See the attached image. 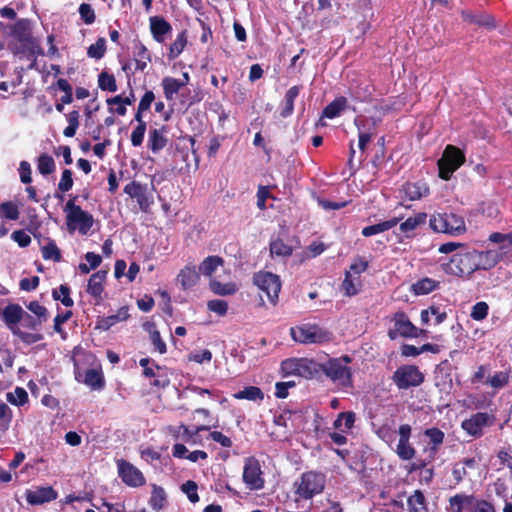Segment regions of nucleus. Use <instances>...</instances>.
Wrapping results in <instances>:
<instances>
[{"label":"nucleus","mask_w":512,"mask_h":512,"mask_svg":"<svg viewBox=\"0 0 512 512\" xmlns=\"http://www.w3.org/2000/svg\"><path fill=\"white\" fill-rule=\"evenodd\" d=\"M0 319L11 334L25 345H32L44 339L40 332L43 323L17 303L6 305L0 313Z\"/></svg>","instance_id":"1"},{"label":"nucleus","mask_w":512,"mask_h":512,"mask_svg":"<svg viewBox=\"0 0 512 512\" xmlns=\"http://www.w3.org/2000/svg\"><path fill=\"white\" fill-rule=\"evenodd\" d=\"M496 264L497 260L491 251L463 249L454 253L447 263L442 264V268L447 274L468 277L477 270H487Z\"/></svg>","instance_id":"2"},{"label":"nucleus","mask_w":512,"mask_h":512,"mask_svg":"<svg viewBox=\"0 0 512 512\" xmlns=\"http://www.w3.org/2000/svg\"><path fill=\"white\" fill-rule=\"evenodd\" d=\"M352 358L343 355L338 358H329L321 364V376L325 375L333 384L341 390L353 388V372L351 367Z\"/></svg>","instance_id":"3"},{"label":"nucleus","mask_w":512,"mask_h":512,"mask_svg":"<svg viewBox=\"0 0 512 512\" xmlns=\"http://www.w3.org/2000/svg\"><path fill=\"white\" fill-rule=\"evenodd\" d=\"M77 200V195H70L69 200L63 207L66 215V226L69 232L78 231L81 235H87L93 227L94 217L77 205Z\"/></svg>","instance_id":"4"},{"label":"nucleus","mask_w":512,"mask_h":512,"mask_svg":"<svg viewBox=\"0 0 512 512\" xmlns=\"http://www.w3.org/2000/svg\"><path fill=\"white\" fill-rule=\"evenodd\" d=\"M326 477L323 473L315 471L304 472L293 484L295 501L311 500L321 494L325 488Z\"/></svg>","instance_id":"5"},{"label":"nucleus","mask_w":512,"mask_h":512,"mask_svg":"<svg viewBox=\"0 0 512 512\" xmlns=\"http://www.w3.org/2000/svg\"><path fill=\"white\" fill-rule=\"evenodd\" d=\"M465 160V154L460 148L447 145L442 157L437 162L439 177L445 181L450 180L453 173L464 164Z\"/></svg>","instance_id":"6"},{"label":"nucleus","mask_w":512,"mask_h":512,"mask_svg":"<svg viewBox=\"0 0 512 512\" xmlns=\"http://www.w3.org/2000/svg\"><path fill=\"white\" fill-rule=\"evenodd\" d=\"M429 225L435 232L450 235H460L466 230L463 217L454 213H438L432 215Z\"/></svg>","instance_id":"7"},{"label":"nucleus","mask_w":512,"mask_h":512,"mask_svg":"<svg viewBox=\"0 0 512 512\" xmlns=\"http://www.w3.org/2000/svg\"><path fill=\"white\" fill-rule=\"evenodd\" d=\"M391 379L399 390H407L422 385L425 380V375L418 366L405 364L399 366L394 371Z\"/></svg>","instance_id":"8"},{"label":"nucleus","mask_w":512,"mask_h":512,"mask_svg":"<svg viewBox=\"0 0 512 512\" xmlns=\"http://www.w3.org/2000/svg\"><path fill=\"white\" fill-rule=\"evenodd\" d=\"M253 283L267 295L271 304L278 303L282 286L278 275L268 271H259L253 275Z\"/></svg>","instance_id":"9"},{"label":"nucleus","mask_w":512,"mask_h":512,"mask_svg":"<svg viewBox=\"0 0 512 512\" xmlns=\"http://www.w3.org/2000/svg\"><path fill=\"white\" fill-rule=\"evenodd\" d=\"M290 334L294 341L302 344L323 343L330 339V333L316 324L293 327Z\"/></svg>","instance_id":"10"},{"label":"nucleus","mask_w":512,"mask_h":512,"mask_svg":"<svg viewBox=\"0 0 512 512\" xmlns=\"http://www.w3.org/2000/svg\"><path fill=\"white\" fill-rule=\"evenodd\" d=\"M243 482L249 490H261L264 488L265 479L259 460L253 456L244 460Z\"/></svg>","instance_id":"11"},{"label":"nucleus","mask_w":512,"mask_h":512,"mask_svg":"<svg viewBox=\"0 0 512 512\" xmlns=\"http://www.w3.org/2000/svg\"><path fill=\"white\" fill-rule=\"evenodd\" d=\"M392 321L394 322V329L388 331V336L391 340L402 336L404 338H417L424 331L417 328L410 320L407 314L403 311H398L393 315Z\"/></svg>","instance_id":"12"},{"label":"nucleus","mask_w":512,"mask_h":512,"mask_svg":"<svg viewBox=\"0 0 512 512\" xmlns=\"http://www.w3.org/2000/svg\"><path fill=\"white\" fill-rule=\"evenodd\" d=\"M118 475L122 482L129 487H141L146 483L143 473L129 461L120 459L117 461Z\"/></svg>","instance_id":"13"},{"label":"nucleus","mask_w":512,"mask_h":512,"mask_svg":"<svg viewBox=\"0 0 512 512\" xmlns=\"http://www.w3.org/2000/svg\"><path fill=\"white\" fill-rule=\"evenodd\" d=\"M126 193L132 199H136L142 212L147 213L153 204L152 195L148 191V185L138 181H131L124 187Z\"/></svg>","instance_id":"14"},{"label":"nucleus","mask_w":512,"mask_h":512,"mask_svg":"<svg viewBox=\"0 0 512 512\" xmlns=\"http://www.w3.org/2000/svg\"><path fill=\"white\" fill-rule=\"evenodd\" d=\"M399 440L396 446V454L402 461H410L416 455V449L410 442L412 428L409 424H401L398 428Z\"/></svg>","instance_id":"15"},{"label":"nucleus","mask_w":512,"mask_h":512,"mask_svg":"<svg viewBox=\"0 0 512 512\" xmlns=\"http://www.w3.org/2000/svg\"><path fill=\"white\" fill-rule=\"evenodd\" d=\"M492 424L491 417L486 412H477L461 423V428L470 436L479 438L483 428Z\"/></svg>","instance_id":"16"},{"label":"nucleus","mask_w":512,"mask_h":512,"mask_svg":"<svg viewBox=\"0 0 512 512\" xmlns=\"http://www.w3.org/2000/svg\"><path fill=\"white\" fill-rule=\"evenodd\" d=\"M461 17L468 24L484 27L488 30L497 27L494 16L486 12L474 13L470 10H462Z\"/></svg>","instance_id":"17"},{"label":"nucleus","mask_w":512,"mask_h":512,"mask_svg":"<svg viewBox=\"0 0 512 512\" xmlns=\"http://www.w3.org/2000/svg\"><path fill=\"white\" fill-rule=\"evenodd\" d=\"M58 494L52 487H38L35 490H27L26 501L30 505H41L51 502L57 498Z\"/></svg>","instance_id":"18"},{"label":"nucleus","mask_w":512,"mask_h":512,"mask_svg":"<svg viewBox=\"0 0 512 512\" xmlns=\"http://www.w3.org/2000/svg\"><path fill=\"white\" fill-rule=\"evenodd\" d=\"M321 364L313 359L299 358L298 376L305 379H320Z\"/></svg>","instance_id":"19"},{"label":"nucleus","mask_w":512,"mask_h":512,"mask_svg":"<svg viewBox=\"0 0 512 512\" xmlns=\"http://www.w3.org/2000/svg\"><path fill=\"white\" fill-rule=\"evenodd\" d=\"M423 434L429 439L428 446L423 449V453L437 455L445 439L444 432L437 427H431L425 429Z\"/></svg>","instance_id":"20"},{"label":"nucleus","mask_w":512,"mask_h":512,"mask_svg":"<svg viewBox=\"0 0 512 512\" xmlns=\"http://www.w3.org/2000/svg\"><path fill=\"white\" fill-rule=\"evenodd\" d=\"M149 22L151 34L157 42H162L164 35L172 31L171 24L162 16H152Z\"/></svg>","instance_id":"21"},{"label":"nucleus","mask_w":512,"mask_h":512,"mask_svg":"<svg viewBox=\"0 0 512 512\" xmlns=\"http://www.w3.org/2000/svg\"><path fill=\"white\" fill-rule=\"evenodd\" d=\"M302 89V85H294L286 91L283 102L281 103L280 116L282 118H288L293 114L295 99L299 96Z\"/></svg>","instance_id":"22"},{"label":"nucleus","mask_w":512,"mask_h":512,"mask_svg":"<svg viewBox=\"0 0 512 512\" xmlns=\"http://www.w3.org/2000/svg\"><path fill=\"white\" fill-rule=\"evenodd\" d=\"M401 192L406 199L416 201L429 194V187L423 182H406Z\"/></svg>","instance_id":"23"},{"label":"nucleus","mask_w":512,"mask_h":512,"mask_svg":"<svg viewBox=\"0 0 512 512\" xmlns=\"http://www.w3.org/2000/svg\"><path fill=\"white\" fill-rule=\"evenodd\" d=\"M167 133V126L163 125L159 129H152L149 131L148 148L152 153L156 154L160 150L164 149L168 143V139L165 136Z\"/></svg>","instance_id":"24"},{"label":"nucleus","mask_w":512,"mask_h":512,"mask_svg":"<svg viewBox=\"0 0 512 512\" xmlns=\"http://www.w3.org/2000/svg\"><path fill=\"white\" fill-rule=\"evenodd\" d=\"M107 271L99 270L93 273L87 284V293L92 297L99 299L104 291V282L106 280Z\"/></svg>","instance_id":"25"},{"label":"nucleus","mask_w":512,"mask_h":512,"mask_svg":"<svg viewBox=\"0 0 512 512\" xmlns=\"http://www.w3.org/2000/svg\"><path fill=\"white\" fill-rule=\"evenodd\" d=\"M476 497L472 494L458 493L449 498V505L451 512H463L464 509L468 511L473 505Z\"/></svg>","instance_id":"26"},{"label":"nucleus","mask_w":512,"mask_h":512,"mask_svg":"<svg viewBox=\"0 0 512 512\" xmlns=\"http://www.w3.org/2000/svg\"><path fill=\"white\" fill-rule=\"evenodd\" d=\"M400 220L401 218L394 217L374 225L366 226L362 229V235L364 237H370L378 233L388 231L391 228L395 227L400 222Z\"/></svg>","instance_id":"27"},{"label":"nucleus","mask_w":512,"mask_h":512,"mask_svg":"<svg viewBox=\"0 0 512 512\" xmlns=\"http://www.w3.org/2000/svg\"><path fill=\"white\" fill-rule=\"evenodd\" d=\"M409 512H428L427 500L424 493L417 489L407 499Z\"/></svg>","instance_id":"28"},{"label":"nucleus","mask_w":512,"mask_h":512,"mask_svg":"<svg viewBox=\"0 0 512 512\" xmlns=\"http://www.w3.org/2000/svg\"><path fill=\"white\" fill-rule=\"evenodd\" d=\"M178 280L184 290L192 288L199 280V273L195 267L185 266L178 274Z\"/></svg>","instance_id":"29"},{"label":"nucleus","mask_w":512,"mask_h":512,"mask_svg":"<svg viewBox=\"0 0 512 512\" xmlns=\"http://www.w3.org/2000/svg\"><path fill=\"white\" fill-rule=\"evenodd\" d=\"M347 98L340 96L330 102L322 111V116L328 119L338 117L347 106Z\"/></svg>","instance_id":"30"},{"label":"nucleus","mask_w":512,"mask_h":512,"mask_svg":"<svg viewBox=\"0 0 512 512\" xmlns=\"http://www.w3.org/2000/svg\"><path fill=\"white\" fill-rule=\"evenodd\" d=\"M84 383L92 390H102L105 386V379L101 370L88 369L85 372Z\"/></svg>","instance_id":"31"},{"label":"nucleus","mask_w":512,"mask_h":512,"mask_svg":"<svg viewBox=\"0 0 512 512\" xmlns=\"http://www.w3.org/2000/svg\"><path fill=\"white\" fill-rule=\"evenodd\" d=\"M186 85V82H181L180 80L167 76L162 80V87L164 96L167 100L171 101L174 99L175 95L180 91V89Z\"/></svg>","instance_id":"32"},{"label":"nucleus","mask_w":512,"mask_h":512,"mask_svg":"<svg viewBox=\"0 0 512 512\" xmlns=\"http://www.w3.org/2000/svg\"><path fill=\"white\" fill-rule=\"evenodd\" d=\"M233 398L237 400L263 401L264 393L257 386H247L233 394Z\"/></svg>","instance_id":"33"},{"label":"nucleus","mask_w":512,"mask_h":512,"mask_svg":"<svg viewBox=\"0 0 512 512\" xmlns=\"http://www.w3.org/2000/svg\"><path fill=\"white\" fill-rule=\"evenodd\" d=\"M439 284V281L425 277L412 285V291L415 295H426L437 289Z\"/></svg>","instance_id":"34"},{"label":"nucleus","mask_w":512,"mask_h":512,"mask_svg":"<svg viewBox=\"0 0 512 512\" xmlns=\"http://www.w3.org/2000/svg\"><path fill=\"white\" fill-rule=\"evenodd\" d=\"M427 220V214L424 212L417 213L412 217H408L404 222L400 224V230L403 233H409L414 231L421 225H424Z\"/></svg>","instance_id":"35"},{"label":"nucleus","mask_w":512,"mask_h":512,"mask_svg":"<svg viewBox=\"0 0 512 512\" xmlns=\"http://www.w3.org/2000/svg\"><path fill=\"white\" fill-rule=\"evenodd\" d=\"M166 503L165 490L156 484L152 486V493L149 500L150 507L155 511H160L164 508Z\"/></svg>","instance_id":"36"},{"label":"nucleus","mask_w":512,"mask_h":512,"mask_svg":"<svg viewBox=\"0 0 512 512\" xmlns=\"http://www.w3.org/2000/svg\"><path fill=\"white\" fill-rule=\"evenodd\" d=\"M135 64L136 70L144 71L149 62H151V56L148 53L147 48L142 44L138 43L135 46Z\"/></svg>","instance_id":"37"},{"label":"nucleus","mask_w":512,"mask_h":512,"mask_svg":"<svg viewBox=\"0 0 512 512\" xmlns=\"http://www.w3.org/2000/svg\"><path fill=\"white\" fill-rule=\"evenodd\" d=\"M269 246L272 257H289L293 253V248L280 238L271 241Z\"/></svg>","instance_id":"38"},{"label":"nucleus","mask_w":512,"mask_h":512,"mask_svg":"<svg viewBox=\"0 0 512 512\" xmlns=\"http://www.w3.org/2000/svg\"><path fill=\"white\" fill-rule=\"evenodd\" d=\"M37 169L43 176L52 174L56 169L53 157L46 153L39 155L37 158Z\"/></svg>","instance_id":"39"},{"label":"nucleus","mask_w":512,"mask_h":512,"mask_svg":"<svg viewBox=\"0 0 512 512\" xmlns=\"http://www.w3.org/2000/svg\"><path fill=\"white\" fill-rule=\"evenodd\" d=\"M13 419V413L10 407L4 402H0V438L9 430Z\"/></svg>","instance_id":"40"},{"label":"nucleus","mask_w":512,"mask_h":512,"mask_svg":"<svg viewBox=\"0 0 512 512\" xmlns=\"http://www.w3.org/2000/svg\"><path fill=\"white\" fill-rule=\"evenodd\" d=\"M210 289L216 295L227 296L233 295L237 291L236 284L233 282L221 283L218 280L210 281Z\"/></svg>","instance_id":"41"},{"label":"nucleus","mask_w":512,"mask_h":512,"mask_svg":"<svg viewBox=\"0 0 512 512\" xmlns=\"http://www.w3.org/2000/svg\"><path fill=\"white\" fill-rule=\"evenodd\" d=\"M223 259L219 256H208L199 267V271L205 276H211L218 266L223 265Z\"/></svg>","instance_id":"42"},{"label":"nucleus","mask_w":512,"mask_h":512,"mask_svg":"<svg viewBox=\"0 0 512 512\" xmlns=\"http://www.w3.org/2000/svg\"><path fill=\"white\" fill-rule=\"evenodd\" d=\"M42 257L45 260H53L54 262H60L62 259L61 251L56 245L55 241L48 239L46 245L42 246Z\"/></svg>","instance_id":"43"},{"label":"nucleus","mask_w":512,"mask_h":512,"mask_svg":"<svg viewBox=\"0 0 512 512\" xmlns=\"http://www.w3.org/2000/svg\"><path fill=\"white\" fill-rule=\"evenodd\" d=\"M187 44L186 31L180 32L173 43L170 45L168 57L173 60L177 58L184 50Z\"/></svg>","instance_id":"44"},{"label":"nucleus","mask_w":512,"mask_h":512,"mask_svg":"<svg viewBox=\"0 0 512 512\" xmlns=\"http://www.w3.org/2000/svg\"><path fill=\"white\" fill-rule=\"evenodd\" d=\"M98 87L102 91L116 92L117 91V83L113 74L108 73L107 71H102L98 75Z\"/></svg>","instance_id":"45"},{"label":"nucleus","mask_w":512,"mask_h":512,"mask_svg":"<svg viewBox=\"0 0 512 512\" xmlns=\"http://www.w3.org/2000/svg\"><path fill=\"white\" fill-rule=\"evenodd\" d=\"M106 53V39L99 37L94 44H91L87 49V56L92 59L99 60L104 57Z\"/></svg>","instance_id":"46"},{"label":"nucleus","mask_w":512,"mask_h":512,"mask_svg":"<svg viewBox=\"0 0 512 512\" xmlns=\"http://www.w3.org/2000/svg\"><path fill=\"white\" fill-rule=\"evenodd\" d=\"M6 399L15 406H23L28 402L29 396L27 391L22 387H16L14 392H8Z\"/></svg>","instance_id":"47"},{"label":"nucleus","mask_w":512,"mask_h":512,"mask_svg":"<svg viewBox=\"0 0 512 512\" xmlns=\"http://www.w3.org/2000/svg\"><path fill=\"white\" fill-rule=\"evenodd\" d=\"M510 379L509 371L496 372L492 377L486 379L485 383L494 389H501L508 385Z\"/></svg>","instance_id":"48"},{"label":"nucleus","mask_w":512,"mask_h":512,"mask_svg":"<svg viewBox=\"0 0 512 512\" xmlns=\"http://www.w3.org/2000/svg\"><path fill=\"white\" fill-rule=\"evenodd\" d=\"M79 111L73 110L66 115L68 126L64 129L63 134L65 137H74L79 127Z\"/></svg>","instance_id":"49"},{"label":"nucleus","mask_w":512,"mask_h":512,"mask_svg":"<svg viewBox=\"0 0 512 512\" xmlns=\"http://www.w3.org/2000/svg\"><path fill=\"white\" fill-rule=\"evenodd\" d=\"M54 300H60L65 307H72L74 305L73 299L70 297V288L67 285H60L58 290L52 291Z\"/></svg>","instance_id":"50"},{"label":"nucleus","mask_w":512,"mask_h":512,"mask_svg":"<svg viewBox=\"0 0 512 512\" xmlns=\"http://www.w3.org/2000/svg\"><path fill=\"white\" fill-rule=\"evenodd\" d=\"M354 423H355V413L352 411H348V412L339 413L333 423V426L335 429L340 430L342 425L344 424L345 428L347 430H350L353 428Z\"/></svg>","instance_id":"51"},{"label":"nucleus","mask_w":512,"mask_h":512,"mask_svg":"<svg viewBox=\"0 0 512 512\" xmlns=\"http://www.w3.org/2000/svg\"><path fill=\"white\" fill-rule=\"evenodd\" d=\"M26 308L42 323H45L48 320L49 313L47 308L38 301H31L26 305Z\"/></svg>","instance_id":"52"},{"label":"nucleus","mask_w":512,"mask_h":512,"mask_svg":"<svg viewBox=\"0 0 512 512\" xmlns=\"http://www.w3.org/2000/svg\"><path fill=\"white\" fill-rule=\"evenodd\" d=\"M0 214L6 219L17 220L20 213L15 203L7 201L0 204Z\"/></svg>","instance_id":"53"},{"label":"nucleus","mask_w":512,"mask_h":512,"mask_svg":"<svg viewBox=\"0 0 512 512\" xmlns=\"http://www.w3.org/2000/svg\"><path fill=\"white\" fill-rule=\"evenodd\" d=\"M299 358H289L281 362V372L283 376H298Z\"/></svg>","instance_id":"54"},{"label":"nucleus","mask_w":512,"mask_h":512,"mask_svg":"<svg viewBox=\"0 0 512 512\" xmlns=\"http://www.w3.org/2000/svg\"><path fill=\"white\" fill-rule=\"evenodd\" d=\"M489 305L480 301L472 306L470 317L475 321H482L488 316Z\"/></svg>","instance_id":"55"},{"label":"nucleus","mask_w":512,"mask_h":512,"mask_svg":"<svg viewBox=\"0 0 512 512\" xmlns=\"http://www.w3.org/2000/svg\"><path fill=\"white\" fill-rule=\"evenodd\" d=\"M72 315H73V312L71 310H67L63 313L57 314L54 317L53 329L56 333L60 334L63 339H65L66 332L62 328V324L67 322L72 317Z\"/></svg>","instance_id":"56"},{"label":"nucleus","mask_w":512,"mask_h":512,"mask_svg":"<svg viewBox=\"0 0 512 512\" xmlns=\"http://www.w3.org/2000/svg\"><path fill=\"white\" fill-rule=\"evenodd\" d=\"M197 489H198V485L193 480H187L181 486L182 492L187 495L188 499L192 503H197L199 501V495L197 493Z\"/></svg>","instance_id":"57"},{"label":"nucleus","mask_w":512,"mask_h":512,"mask_svg":"<svg viewBox=\"0 0 512 512\" xmlns=\"http://www.w3.org/2000/svg\"><path fill=\"white\" fill-rule=\"evenodd\" d=\"M73 173L70 169H64L60 181L58 183V190L62 193L68 192L73 187Z\"/></svg>","instance_id":"58"},{"label":"nucleus","mask_w":512,"mask_h":512,"mask_svg":"<svg viewBox=\"0 0 512 512\" xmlns=\"http://www.w3.org/2000/svg\"><path fill=\"white\" fill-rule=\"evenodd\" d=\"M78 11H79L82 21L85 24L90 25L95 22V19H96L95 11L90 4L82 3L79 6Z\"/></svg>","instance_id":"59"},{"label":"nucleus","mask_w":512,"mask_h":512,"mask_svg":"<svg viewBox=\"0 0 512 512\" xmlns=\"http://www.w3.org/2000/svg\"><path fill=\"white\" fill-rule=\"evenodd\" d=\"M467 512H496V508L490 501L476 498Z\"/></svg>","instance_id":"60"},{"label":"nucleus","mask_w":512,"mask_h":512,"mask_svg":"<svg viewBox=\"0 0 512 512\" xmlns=\"http://www.w3.org/2000/svg\"><path fill=\"white\" fill-rule=\"evenodd\" d=\"M425 458L417 459L413 463H411L409 472L422 471L426 467H428L436 458L435 454L425 453Z\"/></svg>","instance_id":"61"},{"label":"nucleus","mask_w":512,"mask_h":512,"mask_svg":"<svg viewBox=\"0 0 512 512\" xmlns=\"http://www.w3.org/2000/svg\"><path fill=\"white\" fill-rule=\"evenodd\" d=\"M207 308L219 316H225L228 311V303L225 300L214 299L207 303Z\"/></svg>","instance_id":"62"},{"label":"nucleus","mask_w":512,"mask_h":512,"mask_svg":"<svg viewBox=\"0 0 512 512\" xmlns=\"http://www.w3.org/2000/svg\"><path fill=\"white\" fill-rule=\"evenodd\" d=\"M342 289L344 290L345 295L349 297L358 293V289L354 283V279L352 278L350 271L345 272V278L342 282Z\"/></svg>","instance_id":"63"},{"label":"nucleus","mask_w":512,"mask_h":512,"mask_svg":"<svg viewBox=\"0 0 512 512\" xmlns=\"http://www.w3.org/2000/svg\"><path fill=\"white\" fill-rule=\"evenodd\" d=\"M150 340L155 350H157L160 354H165L167 352L166 343L162 340L160 332L156 329L150 331Z\"/></svg>","instance_id":"64"}]
</instances>
